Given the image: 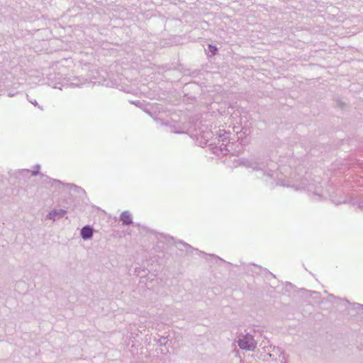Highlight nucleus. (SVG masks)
<instances>
[{"label":"nucleus","instance_id":"f257e3e1","mask_svg":"<svg viewBox=\"0 0 363 363\" xmlns=\"http://www.w3.org/2000/svg\"><path fill=\"white\" fill-rule=\"evenodd\" d=\"M218 138L217 145L219 146L220 150L223 152V150H226L227 152L231 151L232 145L229 142V133H228L224 130H219L216 133Z\"/></svg>","mask_w":363,"mask_h":363},{"label":"nucleus","instance_id":"f03ea898","mask_svg":"<svg viewBox=\"0 0 363 363\" xmlns=\"http://www.w3.org/2000/svg\"><path fill=\"white\" fill-rule=\"evenodd\" d=\"M240 349L245 350H253L257 345V342L252 335H242L238 341Z\"/></svg>","mask_w":363,"mask_h":363},{"label":"nucleus","instance_id":"7ed1b4c3","mask_svg":"<svg viewBox=\"0 0 363 363\" xmlns=\"http://www.w3.org/2000/svg\"><path fill=\"white\" fill-rule=\"evenodd\" d=\"M67 211L63 209H54L47 215V218L55 221L65 216Z\"/></svg>","mask_w":363,"mask_h":363},{"label":"nucleus","instance_id":"20e7f679","mask_svg":"<svg viewBox=\"0 0 363 363\" xmlns=\"http://www.w3.org/2000/svg\"><path fill=\"white\" fill-rule=\"evenodd\" d=\"M266 356L269 357L274 362L280 361L282 362V360L284 359L283 352L279 348L274 347L272 352L267 353Z\"/></svg>","mask_w":363,"mask_h":363},{"label":"nucleus","instance_id":"39448f33","mask_svg":"<svg viewBox=\"0 0 363 363\" xmlns=\"http://www.w3.org/2000/svg\"><path fill=\"white\" fill-rule=\"evenodd\" d=\"M94 230L90 225L84 226L80 232V235L84 240H89L93 237Z\"/></svg>","mask_w":363,"mask_h":363},{"label":"nucleus","instance_id":"423d86ee","mask_svg":"<svg viewBox=\"0 0 363 363\" xmlns=\"http://www.w3.org/2000/svg\"><path fill=\"white\" fill-rule=\"evenodd\" d=\"M242 164L247 167H250L254 170L263 169L264 165L263 164H259L255 162H250L248 160H243Z\"/></svg>","mask_w":363,"mask_h":363},{"label":"nucleus","instance_id":"0eeeda50","mask_svg":"<svg viewBox=\"0 0 363 363\" xmlns=\"http://www.w3.org/2000/svg\"><path fill=\"white\" fill-rule=\"evenodd\" d=\"M120 220L123 222V225H128L133 223L131 215L128 211H123L120 216Z\"/></svg>","mask_w":363,"mask_h":363},{"label":"nucleus","instance_id":"6e6552de","mask_svg":"<svg viewBox=\"0 0 363 363\" xmlns=\"http://www.w3.org/2000/svg\"><path fill=\"white\" fill-rule=\"evenodd\" d=\"M66 186L67 187H69L71 191H76L78 194L84 193V190L81 187H79V186H77L75 184H67Z\"/></svg>","mask_w":363,"mask_h":363},{"label":"nucleus","instance_id":"1a4fd4ad","mask_svg":"<svg viewBox=\"0 0 363 363\" xmlns=\"http://www.w3.org/2000/svg\"><path fill=\"white\" fill-rule=\"evenodd\" d=\"M211 135H212V132H210V131L203 132L201 137L203 138L205 140V142L203 143L204 145L207 144V142L208 141V139L210 138V137H211Z\"/></svg>","mask_w":363,"mask_h":363},{"label":"nucleus","instance_id":"9d476101","mask_svg":"<svg viewBox=\"0 0 363 363\" xmlns=\"http://www.w3.org/2000/svg\"><path fill=\"white\" fill-rule=\"evenodd\" d=\"M354 309L358 313H363V305L360 303H354Z\"/></svg>","mask_w":363,"mask_h":363},{"label":"nucleus","instance_id":"9b49d317","mask_svg":"<svg viewBox=\"0 0 363 363\" xmlns=\"http://www.w3.org/2000/svg\"><path fill=\"white\" fill-rule=\"evenodd\" d=\"M76 82H72V84L74 86H79L80 84H83L85 82V80L82 79V80L79 78H76L74 79Z\"/></svg>","mask_w":363,"mask_h":363},{"label":"nucleus","instance_id":"f8f14e48","mask_svg":"<svg viewBox=\"0 0 363 363\" xmlns=\"http://www.w3.org/2000/svg\"><path fill=\"white\" fill-rule=\"evenodd\" d=\"M210 51L213 53V55L216 54V51L217 50L216 47L209 45L208 46Z\"/></svg>","mask_w":363,"mask_h":363},{"label":"nucleus","instance_id":"ddd939ff","mask_svg":"<svg viewBox=\"0 0 363 363\" xmlns=\"http://www.w3.org/2000/svg\"><path fill=\"white\" fill-rule=\"evenodd\" d=\"M159 342L160 345H165L166 344V338L165 337H162L160 340H159Z\"/></svg>","mask_w":363,"mask_h":363},{"label":"nucleus","instance_id":"4468645a","mask_svg":"<svg viewBox=\"0 0 363 363\" xmlns=\"http://www.w3.org/2000/svg\"><path fill=\"white\" fill-rule=\"evenodd\" d=\"M38 174H39L38 170H35V171H33V172H32V175H33V176H36V175H38Z\"/></svg>","mask_w":363,"mask_h":363},{"label":"nucleus","instance_id":"2eb2a0df","mask_svg":"<svg viewBox=\"0 0 363 363\" xmlns=\"http://www.w3.org/2000/svg\"><path fill=\"white\" fill-rule=\"evenodd\" d=\"M30 103H31L32 104H33L34 106H38V102L36 101V100L30 101Z\"/></svg>","mask_w":363,"mask_h":363},{"label":"nucleus","instance_id":"dca6fc26","mask_svg":"<svg viewBox=\"0 0 363 363\" xmlns=\"http://www.w3.org/2000/svg\"><path fill=\"white\" fill-rule=\"evenodd\" d=\"M55 183H58V184H62V182L60 181H58V180H55Z\"/></svg>","mask_w":363,"mask_h":363},{"label":"nucleus","instance_id":"f3484780","mask_svg":"<svg viewBox=\"0 0 363 363\" xmlns=\"http://www.w3.org/2000/svg\"><path fill=\"white\" fill-rule=\"evenodd\" d=\"M180 242L183 244V242ZM184 245L185 246H186V247H190L188 244H186V243H185V244L184 243Z\"/></svg>","mask_w":363,"mask_h":363},{"label":"nucleus","instance_id":"a211bd4d","mask_svg":"<svg viewBox=\"0 0 363 363\" xmlns=\"http://www.w3.org/2000/svg\"><path fill=\"white\" fill-rule=\"evenodd\" d=\"M36 168L38 169L40 168V165L39 164H37L36 165Z\"/></svg>","mask_w":363,"mask_h":363},{"label":"nucleus","instance_id":"6ab92c4d","mask_svg":"<svg viewBox=\"0 0 363 363\" xmlns=\"http://www.w3.org/2000/svg\"><path fill=\"white\" fill-rule=\"evenodd\" d=\"M13 95L12 94V93H10L9 94V96H13Z\"/></svg>","mask_w":363,"mask_h":363},{"label":"nucleus","instance_id":"aec40b11","mask_svg":"<svg viewBox=\"0 0 363 363\" xmlns=\"http://www.w3.org/2000/svg\"><path fill=\"white\" fill-rule=\"evenodd\" d=\"M13 95L12 94V93H10L9 94V96H13Z\"/></svg>","mask_w":363,"mask_h":363},{"label":"nucleus","instance_id":"412c9836","mask_svg":"<svg viewBox=\"0 0 363 363\" xmlns=\"http://www.w3.org/2000/svg\"><path fill=\"white\" fill-rule=\"evenodd\" d=\"M225 154H227V152H227L226 150H225Z\"/></svg>","mask_w":363,"mask_h":363}]
</instances>
